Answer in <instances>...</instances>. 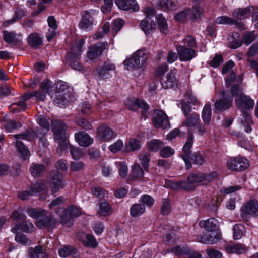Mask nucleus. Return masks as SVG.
<instances>
[{
	"instance_id": "obj_1",
	"label": "nucleus",
	"mask_w": 258,
	"mask_h": 258,
	"mask_svg": "<svg viewBox=\"0 0 258 258\" xmlns=\"http://www.w3.org/2000/svg\"><path fill=\"white\" fill-rule=\"evenodd\" d=\"M243 77L241 75L236 76L232 72L227 77L225 85L227 88L231 86V92L233 96H236L235 103L239 109L249 110L252 109L254 105V101L248 96H246L240 88Z\"/></svg>"
},
{
	"instance_id": "obj_2",
	"label": "nucleus",
	"mask_w": 258,
	"mask_h": 258,
	"mask_svg": "<svg viewBox=\"0 0 258 258\" xmlns=\"http://www.w3.org/2000/svg\"><path fill=\"white\" fill-rule=\"evenodd\" d=\"M52 130L55 141L58 143L57 152L60 155L63 154L68 148V143L66 139V131L67 126L63 121L53 120L51 122Z\"/></svg>"
},
{
	"instance_id": "obj_3",
	"label": "nucleus",
	"mask_w": 258,
	"mask_h": 258,
	"mask_svg": "<svg viewBox=\"0 0 258 258\" xmlns=\"http://www.w3.org/2000/svg\"><path fill=\"white\" fill-rule=\"evenodd\" d=\"M85 43V40L81 39L76 41L71 46L70 51L67 53L66 62L73 69L80 71L83 67L79 62L82 52V47Z\"/></svg>"
},
{
	"instance_id": "obj_4",
	"label": "nucleus",
	"mask_w": 258,
	"mask_h": 258,
	"mask_svg": "<svg viewBox=\"0 0 258 258\" xmlns=\"http://www.w3.org/2000/svg\"><path fill=\"white\" fill-rule=\"evenodd\" d=\"M149 56V54L146 50H139L133 53L130 57L126 59L123 63L128 70L144 68L147 64Z\"/></svg>"
},
{
	"instance_id": "obj_5",
	"label": "nucleus",
	"mask_w": 258,
	"mask_h": 258,
	"mask_svg": "<svg viewBox=\"0 0 258 258\" xmlns=\"http://www.w3.org/2000/svg\"><path fill=\"white\" fill-rule=\"evenodd\" d=\"M99 12L95 10L90 9L81 13V20L79 23V27L85 31H90L93 28L94 19L97 16Z\"/></svg>"
},
{
	"instance_id": "obj_6",
	"label": "nucleus",
	"mask_w": 258,
	"mask_h": 258,
	"mask_svg": "<svg viewBox=\"0 0 258 258\" xmlns=\"http://www.w3.org/2000/svg\"><path fill=\"white\" fill-rule=\"evenodd\" d=\"M240 216L244 221H248L251 217L258 216V202L250 200L245 202L240 209Z\"/></svg>"
},
{
	"instance_id": "obj_7",
	"label": "nucleus",
	"mask_w": 258,
	"mask_h": 258,
	"mask_svg": "<svg viewBox=\"0 0 258 258\" xmlns=\"http://www.w3.org/2000/svg\"><path fill=\"white\" fill-rule=\"evenodd\" d=\"M124 104L128 109L132 111H136L138 108L141 109L143 117L145 118L148 117L149 106L145 101L136 98H128L125 101Z\"/></svg>"
},
{
	"instance_id": "obj_8",
	"label": "nucleus",
	"mask_w": 258,
	"mask_h": 258,
	"mask_svg": "<svg viewBox=\"0 0 258 258\" xmlns=\"http://www.w3.org/2000/svg\"><path fill=\"white\" fill-rule=\"evenodd\" d=\"M227 168L232 171H242L249 167L248 160L242 156L229 159L226 163Z\"/></svg>"
},
{
	"instance_id": "obj_9",
	"label": "nucleus",
	"mask_w": 258,
	"mask_h": 258,
	"mask_svg": "<svg viewBox=\"0 0 258 258\" xmlns=\"http://www.w3.org/2000/svg\"><path fill=\"white\" fill-rule=\"evenodd\" d=\"M108 44L106 42L98 43L89 48L87 53V61H95L100 57L103 51L108 48Z\"/></svg>"
},
{
	"instance_id": "obj_10",
	"label": "nucleus",
	"mask_w": 258,
	"mask_h": 258,
	"mask_svg": "<svg viewBox=\"0 0 258 258\" xmlns=\"http://www.w3.org/2000/svg\"><path fill=\"white\" fill-rule=\"evenodd\" d=\"M194 140L192 131L188 130L187 140L182 148L183 153L181 155V157L183 159L187 169H190L191 167V163L189 162V158L191 155V148L193 145Z\"/></svg>"
},
{
	"instance_id": "obj_11",
	"label": "nucleus",
	"mask_w": 258,
	"mask_h": 258,
	"mask_svg": "<svg viewBox=\"0 0 258 258\" xmlns=\"http://www.w3.org/2000/svg\"><path fill=\"white\" fill-rule=\"evenodd\" d=\"M152 122L156 128L165 129L170 126V122L166 114L162 110H155L152 118Z\"/></svg>"
},
{
	"instance_id": "obj_12",
	"label": "nucleus",
	"mask_w": 258,
	"mask_h": 258,
	"mask_svg": "<svg viewBox=\"0 0 258 258\" xmlns=\"http://www.w3.org/2000/svg\"><path fill=\"white\" fill-rule=\"evenodd\" d=\"M81 215L79 209L71 206L65 210L61 219V223L67 227H70L73 225V218Z\"/></svg>"
},
{
	"instance_id": "obj_13",
	"label": "nucleus",
	"mask_w": 258,
	"mask_h": 258,
	"mask_svg": "<svg viewBox=\"0 0 258 258\" xmlns=\"http://www.w3.org/2000/svg\"><path fill=\"white\" fill-rule=\"evenodd\" d=\"M115 64L108 61H105L102 64L98 66L95 70V73L101 79H107L111 76V72L115 70Z\"/></svg>"
},
{
	"instance_id": "obj_14",
	"label": "nucleus",
	"mask_w": 258,
	"mask_h": 258,
	"mask_svg": "<svg viewBox=\"0 0 258 258\" xmlns=\"http://www.w3.org/2000/svg\"><path fill=\"white\" fill-rule=\"evenodd\" d=\"M117 136L116 132L106 124L100 126L97 131V138L101 141H109Z\"/></svg>"
},
{
	"instance_id": "obj_15",
	"label": "nucleus",
	"mask_w": 258,
	"mask_h": 258,
	"mask_svg": "<svg viewBox=\"0 0 258 258\" xmlns=\"http://www.w3.org/2000/svg\"><path fill=\"white\" fill-rule=\"evenodd\" d=\"M176 49L181 61H189L197 55L196 51L194 49L187 48L185 45H176Z\"/></svg>"
},
{
	"instance_id": "obj_16",
	"label": "nucleus",
	"mask_w": 258,
	"mask_h": 258,
	"mask_svg": "<svg viewBox=\"0 0 258 258\" xmlns=\"http://www.w3.org/2000/svg\"><path fill=\"white\" fill-rule=\"evenodd\" d=\"M50 185L53 192H58L64 187L65 183L63 175L60 172L56 171L52 173Z\"/></svg>"
},
{
	"instance_id": "obj_17",
	"label": "nucleus",
	"mask_w": 258,
	"mask_h": 258,
	"mask_svg": "<svg viewBox=\"0 0 258 258\" xmlns=\"http://www.w3.org/2000/svg\"><path fill=\"white\" fill-rule=\"evenodd\" d=\"M3 38L5 41L13 45L21 46L22 45L23 36L22 34L8 31H3Z\"/></svg>"
},
{
	"instance_id": "obj_18",
	"label": "nucleus",
	"mask_w": 258,
	"mask_h": 258,
	"mask_svg": "<svg viewBox=\"0 0 258 258\" xmlns=\"http://www.w3.org/2000/svg\"><path fill=\"white\" fill-rule=\"evenodd\" d=\"M233 97L232 96H225L217 100L214 103L215 111L221 112L229 109L232 105Z\"/></svg>"
},
{
	"instance_id": "obj_19",
	"label": "nucleus",
	"mask_w": 258,
	"mask_h": 258,
	"mask_svg": "<svg viewBox=\"0 0 258 258\" xmlns=\"http://www.w3.org/2000/svg\"><path fill=\"white\" fill-rule=\"evenodd\" d=\"M115 4L121 10L138 12L140 6L136 0H115Z\"/></svg>"
},
{
	"instance_id": "obj_20",
	"label": "nucleus",
	"mask_w": 258,
	"mask_h": 258,
	"mask_svg": "<svg viewBox=\"0 0 258 258\" xmlns=\"http://www.w3.org/2000/svg\"><path fill=\"white\" fill-rule=\"evenodd\" d=\"M157 6L161 10L167 12L176 11L178 8L176 0H159Z\"/></svg>"
},
{
	"instance_id": "obj_21",
	"label": "nucleus",
	"mask_w": 258,
	"mask_h": 258,
	"mask_svg": "<svg viewBox=\"0 0 258 258\" xmlns=\"http://www.w3.org/2000/svg\"><path fill=\"white\" fill-rule=\"evenodd\" d=\"M166 253H172L175 256L187 254L189 258H202V257L200 253L195 251L190 250L188 252H186L179 246H175L171 249H167Z\"/></svg>"
},
{
	"instance_id": "obj_22",
	"label": "nucleus",
	"mask_w": 258,
	"mask_h": 258,
	"mask_svg": "<svg viewBox=\"0 0 258 258\" xmlns=\"http://www.w3.org/2000/svg\"><path fill=\"white\" fill-rule=\"evenodd\" d=\"M28 253L31 258H47L49 256L46 248L40 245L30 247Z\"/></svg>"
},
{
	"instance_id": "obj_23",
	"label": "nucleus",
	"mask_w": 258,
	"mask_h": 258,
	"mask_svg": "<svg viewBox=\"0 0 258 258\" xmlns=\"http://www.w3.org/2000/svg\"><path fill=\"white\" fill-rule=\"evenodd\" d=\"M76 141L80 145L88 147L93 142V139L86 132L79 131L75 134Z\"/></svg>"
},
{
	"instance_id": "obj_24",
	"label": "nucleus",
	"mask_w": 258,
	"mask_h": 258,
	"mask_svg": "<svg viewBox=\"0 0 258 258\" xmlns=\"http://www.w3.org/2000/svg\"><path fill=\"white\" fill-rule=\"evenodd\" d=\"M198 238L199 241L203 244H214L222 239V236L219 233H216L214 235H212V234L205 233L199 236Z\"/></svg>"
},
{
	"instance_id": "obj_25",
	"label": "nucleus",
	"mask_w": 258,
	"mask_h": 258,
	"mask_svg": "<svg viewBox=\"0 0 258 258\" xmlns=\"http://www.w3.org/2000/svg\"><path fill=\"white\" fill-rule=\"evenodd\" d=\"M177 73L176 69L171 70L162 81V85L165 89L172 88L177 85V80L175 77Z\"/></svg>"
},
{
	"instance_id": "obj_26",
	"label": "nucleus",
	"mask_w": 258,
	"mask_h": 258,
	"mask_svg": "<svg viewBox=\"0 0 258 258\" xmlns=\"http://www.w3.org/2000/svg\"><path fill=\"white\" fill-rule=\"evenodd\" d=\"M200 122V118L199 114L196 112H194L186 116L185 119L182 122L181 126L187 127L188 128V130H190L192 131L190 128L196 127L198 125Z\"/></svg>"
},
{
	"instance_id": "obj_27",
	"label": "nucleus",
	"mask_w": 258,
	"mask_h": 258,
	"mask_svg": "<svg viewBox=\"0 0 258 258\" xmlns=\"http://www.w3.org/2000/svg\"><path fill=\"white\" fill-rule=\"evenodd\" d=\"M140 28L147 36L151 34L156 28L155 23L150 18H145L140 23Z\"/></svg>"
},
{
	"instance_id": "obj_28",
	"label": "nucleus",
	"mask_w": 258,
	"mask_h": 258,
	"mask_svg": "<svg viewBox=\"0 0 258 258\" xmlns=\"http://www.w3.org/2000/svg\"><path fill=\"white\" fill-rule=\"evenodd\" d=\"M258 55V42L253 43L249 48L247 55L249 57L247 59L250 63L251 68L254 69L258 77V61L256 60H250V57Z\"/></svg>"
},
{
	"instance_id": "obj_29",
	"label": "nucleus",
	"mask_w": 258,
	"mask_h": 258,
	"mask_svg": "<svg viewBox=\"0 0 258 258\" xmlns=\"http://www.w3.org/2000/svg\"><path fill=\"white\" fill-rule=\"evenodd\" d=\"M199 224L201 228H204L205 230L213 232L216 231L218 227V221L217 219L212 218L201 220Z\"/></svg>"
},
{
	"instance_id": "obj_30",
	"label": "nucleus",
	"mask_w": 258,
	"mask_h": 258,
	"mask_svg": "<svg viewBox=\"0 0 258 258\" xmlns=\"http://www.w3.org/2000/svg\"><path fill=\"white\" fill-rule=\"evenodd\" d=\"M56 223V220L51 217H45L40 218L35 224L37 227L42 228H47L48 229L53 228Z\"/></svg>"
},
{
	"instance_id": "obj_31",
	"label": "nucleus",
	"mask_w": 258,
	"mask_h": 258,
	"mask_svg": "<svg viewBox=\"0 0 258 258\" xmlns=\"http://www.w3.org/2000/svg\"><path fill=\"white\" fill-rule=\"evenodd\" d=\"M28 45L32 48H38L43 43V37L38 33H32L27 38Z\"/></svg>"
},
{
	"instance_id": "obj_32",
	"label": "nucleus",
	"mask_w": 258,
	"mask_h": 258,
	"mask_svg": "<svg viewBox=\"0 0 258 258\" xmlns=\"http://www.w3.org/2000/svg\"><path fill=\"white\" fill-rule=\"evenodd\" d=\"M225 250L228 254H243L247 251L245 245L241 244H227L225 246Z\"/></svg>"
},
{
	"instance_id": "obj_33",
	"label": "nucleus",
	"mask_w": 258,
	"mask_h": 258,
	"mask_svg": "<svg viewBox=\"0 0 258 258\" xmlns=\"http://www.w3.org/2000/svg\"><path fill=\"white\" fill-rule=\"evenodd\" d=\"M144 176V172L141 167L135 163L132 168V175L130 177L131 181L142 180Z\"/></svg>"
},
{
	"instance_id": "obj_34",
	"label": "nucleus",
	"mask_w": 258,
	"mask_h": 258,
	"mask_svg": "<svg viewBox=\"0 0 258 258\" xmlns=\"http://www.w3.org/2000/svg\"><path fill=\"white\" fill-rule=\"evenodd\" d=\"M98 214L100 216H109L113 213V209L106 201H101L99 204Z\"/></svg>"
},
{
	"instance_id": "obj_35",
	"label": "nucleus",
	"mask_w": 258,
	"mask_h": 258,
	"mask_svg": "<svg viewBox=\"0 0 258 258\" xmlns=\"http://www.w3.org/2000/svg\"><path fill=\"white\" fill-rule=\"evenodd\" d=\"M204 14L203 9L198 4H195L190 9V12L188 13V18L192 21H195L200 18Z\"/></svg>"
},
{
	"instance_id": "obj_36",
	"label": "nucleus",
	"mask_w": 258,
	"mask_h": 258,
	"mask_svg": "<svg viewBox=\"0 0 258 258\" xmlns=\"http://www.w3.org/2000/svg\"><path fill=\"white\" fill-rule=\"evenodd\" d=\"M252 10H253V8L249 7L243 9H237L233 11V16L235 18L237 19H244L250 16Z\"/></svg>"
},
{
	"instance_id": "obj_37",
	"label": "nucleus",
	"mask_w": 258,
	"mask_h": 258,
	"mask_svg": "<svg viewBox=\"0 0 258 258\" xmlns=\"http://www.w3.org/2000/svg\"><path fill=\"white\" fill-rule=\"evenodd\" d=\"M45 166L39 163H33L30 168V172L32 176L35 178L41 177L44 173Z\"/></svg>"
},
{
	"instance_id": "obj_38",
	"label": "nucleus",
	"mask_w": 258,
	"mask_h": 258,
	"mask_svg": "<svg viewBox=\"0 0 258 258\" xmlns=\"http://www.w3.org/2000/svg\"><path fill=\"white\" fill-rule=\"evenodd\" d=\"M34 228L32 223L25 221L23 222L22 224H16L14 228H12L11 231L15 233L18 230H22L25 232H31Z\"/></svg>"
},
{
	"instance_id": "obj_39",
	"label": "nucleus",
	"mask_w": 258,
	"mask_h": 258,
	"mask_svg": "<svg viewBox=\"0 0 258 258\" xmlns=\"http://www.w3.org/2000/svg\"><path fill=\"white\" fill-rule=\"evenodd\" d=\"M47 181L44 180L37 181L35 183L31 185L29 188L30 191L33 194V196L36 194L41 191H45L46 190Z\"/></svg>"
},
{
	"instance_id": "obj_40",
	"label": "nucleus",
	"mask_w": 258,
	"mask_h": 258,
	"mask_svg": "<svg viewBox=\"0 0 258 258\" xmlns=\"http://www.w3.org/2000/svg\"><path fill=\"white\" fill-rule=\"evenodd\" d=\"M145 211V206L141 204H134L130 208V214L133 217H137L142 215Z\"/></svg>"
},
{
	"instance_id": "obj_41",
	"label": "nucleus",
	"mask_w": 258,
	"mask_h": 258,
	"mask_svg": "<svg viewBox=\"0 0 258 258\" xmlns=\"http://www.w3.org/2000/svg\"><path fill=\"white\" fill-rule=\"evenodd\" d=\"M158 29L160 32L164 34L168 33V25L165 18L162 14H158L156 16Z\"/></svg>"
},
{
	"instance_id": "obj_42",
	"label": "nucleus",
	"mask_w": 258,
	"mask_h": 258,
	"mask_svg": "<svg viewBox=\"0 0 258 258\" xmlns=\"http://www.w3.org/2000/svg\"><path fill=\"white\" fill-rule=\"evenodd\" d=\"M163 142L159 139H153L147 143V147L150 151L157 152L163 147Z\"/></svg>"
},
{
	"instance_id": "obj_43",
	"label": "nucleus",
	"mask_w": 258,
	"mask_h": 258,
	"mask_svg": "<svg viewBox=\"0 0 258 258\" xmlns=\"http://www.w3.org/2000/svg\"><path fill=\"white\" fill-rule=\"evenodd\" d=\"M26 211L29 216L36 219L42 217L46 213V211L43 209L31 207L27 208Z\"/></svg>"
},
{
	"instance_id": "obj_44",
	"label": "nucleus",
	"mask_w": 258,
	"mask_h": 258,
	"mask_svg": "<svg viewBox=\"0 0 258 258\" xmlns=\"http://www.w3.org/2000/svg\"><path fill=\"white\" fill-rule=\"evenodd\" d=\"M212 110L211 105L206 104L202 110V118L205 125H209L211 120Z\"/></svg>"
},
{
	"instance_id": "obj_45",
	"label": "nucleus",
	"mask_w": 258,
	"mask_h": 258,
	"mask_svg": "<svg viewBox=\"0 0 258 258\" xmlns=\"http://www.w3.org/2000/svg\"><path fill=\"white\" fill-rule=\"evenodd\" d=\"M37 133H39V132H37L36 133L32 128H29L23 134L15 135L14 136L16 139H22L31 141L36 137H37Z\"/></svg>"
},
{
	"instance_id": "obj_46",
	"label": "nucleus",
	"mask_w": 258,
	"mask_h": 258,
	"mask_svg": "<svg viewBox=\"0 0 258 258\" xmlns=\"http://www.w3.org/2000/svg\"><path fill=\"white\" fill-rule=\"evenodd\" d=\"M26 14V12L24 9L18 8L16 9V10L15 12L14 16L11 20L6 21L5 22V25L6 26H8L11 24H12L14 22L18 21L19 20L21 19L23 17L25 16Z\"/></svg>"
},
{
	"instance_id": "obj_47",
	"label": "nucleus",
	"mask_w": 258,
	"mask_h": 258,
	"mask_svg": "<svg viewBox=\"0 0 258 258\" xmlns=\"http://www.w3.org/2000/svg\"><path fill=\"white\" fill-rule=\"evenodd\" d=\"M244 119L241 120V124L244 127L245 131L249 133L251 132L252 128L250 124L252 123L251 116L247 112H243Z\"/></svg>"
},
{
	"instance_id": "obj_48",
	"label": "nucleus",
	"mask_w": 258,
	"mask_h": 258,
	"mask_svg": "<svg viewBox=\"0 0 258 258\" xmlns=\"http://www.w3.org/2000/svg\"><path fill=\"white\" fill-rule=\"evenodd\" d=\"M126 150L129 151H136L141 147V142L135 138L130 139L127 144H126Z\"/></svg>"
},
{
	"instance_id": "obj_49",
	"label": "nucleus",
	"mask_w": 258,
	"mask_h": 258,
	"mask_svg": "<svg viewBox=\"0 0 258 258\" xmlns=\"http://www.w3.org/2000/svg\"><path fill=\"white\" fill-rule=\"evenodd\" d=\"M76 252L77 249L71 246H66L58 250L59 255L63 257L71 256Z\"/></svg>"
},
{
	"instance_id": "obj_50",
	"label": "nucleus",
	"mask_w": 258,
	"mask_h": 258,
	"mask_svg": "<svg viewBox=\"0 0 258 258\" xmlns=\"http://www.w3.org/2000/svg\"><path fill=\"white\" fill-rule=\"evenodd\" d=\"M233 238L235 240L240 239L245 232V227L241 224H235L233 227Z\"/></svg>"
},
{
	"instance_id": "obj_51",
	"label": "nucleus",
	"mask_w": 258,
	"mask_h": 258,
	"mask_svg": "<svg viewBox=\"0 0 258 258\" xmlns=\"http://www.w3.org/2000/svg\"><path fill=\"white\" fill-rule=\"evenodd\" d=\"M177 184L178 187L187 191L192 190L196 187L189 176L187 177L186 181H180L177 182Z\"/></svg>"
},
{
	"instance_id": "obj_52",
	"label": "nucleus",
	"mask_w": 258,
	"mask_h": 258,
	"mask_svg": "<svg viewBox=\"0 0 258 258\" xmlns=\"http://www.w3.org/2000/svg\"><path fill=\"white\" fill-rule=\"evenodd\" d=\"M15 145L19 152L24 159L29 157L30 152L27 147L24 145L23 143L21 141L18 140L16 141Z\"/></svg>"
},
{
	"instance_id": "obj_53",
	"label": "nucleus",
	"mask_w": 258,
	"mask_h": 258,
	"mask_svg": "<svg viewBox=\"0 0 258 258\" xmlns=\"http://www.w3.org/2000/svg\"><path fill=\"white\" fill-rule=\"evenodd\" d=\"M139 159L145 170L148 171L150 161V153L147 152H142L140 154Z\"/></svg>"
},
{
	"instance_id": "obj_54",
	"label": "nucleus",
	"mask_w": 258,
	"mask_h": 258,
	"mask_svg": "<svg viewBox=\"0 0 258 258\" xmlns=\"http://www.w3.org/2000/svg\"><path fill=\"white\" fill-rule=\"evenodd\" d=\"M188 176L196 186H197L198 184L200 183H202L203 184H205L204 173H192Z\"/></svg>"
},
{
	"instance_id": "obj_55",
	"label": "nucleus",
	"mask_w": 258,
	"mask_h": 258,
	"mask_svg": "<svg viewBox=\"0 0 258 258\" xmlns=\"http://www.w3.org/2000/svg\"><path fill=\"white\" fill-rule=\"evenodd\" d=\"M216 23L221 25H233L236 24V21L227 16H222L216 18Z\"/></svg>"
},
{
	"instance_id": "obj_56",
	"label": "nucleus",
	"mask_w": 258,
	"mask_h": 258,
	"mask_svg": "<svg viewBox=\"0 0 258 258\" xmlns=\"http://www.w3.org/2000/svg\"><path fill=\"white\" fill-rule=\"evenodd\" d=\"M116 166L118 167V172L122 178H125L128 174L127 164L124 162H116Z\"/></svg>"
},
{
	"instance_id": "obj_57",
	"label": "nucleus",
	"mask_w": 258,
	"mask_h": 258,
	"mask_svg": "<svg viewBox=\"0 0 258 258\" xmlns=\"http://www.w3.org/2000/svg\"><path fill=\"white\" fill-rule=\"evenodd\" d=\"M171 210V205L170 201L168 199H163L162 200V205L161 209V214L163 215H168L170 213Z\"/></svg>"
},
{
	"instance_id": "obj_58",
	"label": "nucleus",
	"mask_w": 258,
	"mask_h": 258,
	"mask_svg": "<svg viewBox=\"0 0 258 258\" xmlns=\"http://www.w3.org/2000/svg\"><path fill=\"white\" fill-rule=\"evenodd\" d=\"M123 147V142L120 139L117 140L109 146V150L112 153H115L120 151Z\"/></svg>"
},
{
	"instance_id": "obj_59",
	"label": "nucleus",
	"mask_w": 258,
	"mask_h": 258,
	"mask_svg": "<svg viewBox=\"0 0 258 258\" xmlns=\"http://www.w3.org/2000/svg\"><path fill=\"white\" fill-rule=\"evenodd\" d=\"M83 243L85 246L92 248H95L97 246V242L95 237L89 234L86 236V240H84Z\"/></svg>"
},
{
	"instance_id": "obj_60",
	"label": "nucleus",
	"mask_w": 258,
	"mask_h": 258,
	"mask_svg": "<svg viewBox=\"0 0 258 258\" xmlns=\"http://www.w3.org/2000/svg\"><path fill=\"white\" fill-rule=\"evenodd\" d=\"M192 161L194 164L202 165L204 162V159L200 152H196L189 158V161ZM190 162V161H189Z\"/></svg>"
},
{
	"instance_id": "obj_61",
	"label": "nucleus",
	"mask_w": 258,
	"mask_h": 258,
	"mask_svg": "<svg viewBox=\"0 0 258 258\" xmlns=\"http://www.w3.org/2000/svg\"><path fill=\"white\" fill-rule=\"evenodd\" d=\"M79 111L83 115H88L91 113V105L87 102L82 103L79 106Z\"/></svg>"
},
{
	"instance_id": "obj_62",
	"label": "nucleus",
	"mask_w": 258,
	"mask_h": 258,
	"mask_svg": "<svg viewBox=\"0 0 258 258\" xmlns=\"http://www.w3.org/2000/svg\"><path fill=\"white\" fill-rule=\"evenodd\" d=\"M140 202L144 205L151 207L154 203V199L149 195H144L140 198Z\"/></svg>"
},
{
	"instance_id": "obj_63",
	"label": "nucleus",
	"mask_w": 258,
	"mask_h": 258,
	"mask_svg": "<svg viewBox=\"0 0 258 258\" xmlns=\"http://www.w3.org/2000/svg\"><path fill=\"white\" fill-rule=\"evenodd\" d=\"M184 45L188 46L189 48L196 47L197 43L195 39L190 35H188L185 37L183 40Z\"/></svg>"
},
{
	"instance_id": "obj_64",
	"label": "nucleus",
	"mask_w": 258,
	"mask_h": 258,
	"mask_svg": "<svg viewBox=\"0 0 258 258\" xmlns=\"http://www.w3.org/2000/svg\"><path fill=\"white\" fill-rule=\"evenodd\" d=\"M124 22L121 19H116L113 20L112 22V28L113 31L116 33L118 32L122 27Z\"/></svg>"
}]
</instances>
